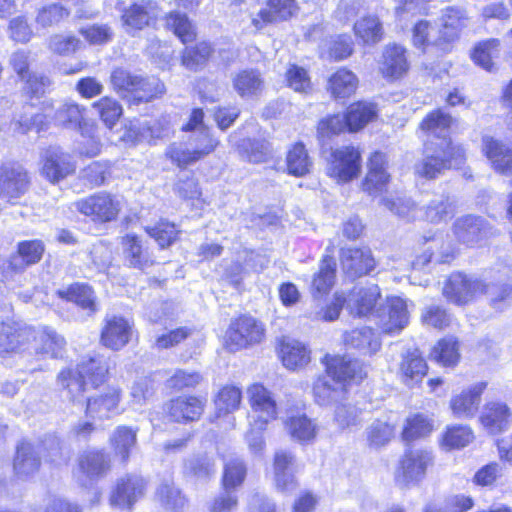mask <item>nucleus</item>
Returning <instances> with one entry per match:
<instances>
[{
  "label": "nucleus",
  "mask_w": 512,
  "mask_h": 512,
  "mask_svg": "<svg viewBox=\"0 0 512 512\" xmlns=\"http://www.w3.org/2000/svg\"><path fill=\"white\" fill-rule=\"evenodd\" d=\"M108 361L103 356L83 358L77 369H64L58 375L59 385L67 390V397L73 403L85 404V413L94 419H109L121 412L120 391L107 387L97 391L106 380Z\"/></svg>",
  "instance_id": "obj_1"
},
{
  "label": "nucleus",
  "mask_w": 512,
  "mask_h": 512,
  "mask_svg": "<svg viewBox=\"0 0 512 512\" xmlns=\"http://www.w3.org/2000/svg\"><path fill=\"white\" fill-rule=\"evenodd\" d=\"M326 374L313 384V396L321 406H328L345 399L347 382L361 380L366 373L354 360L343 356L325 357Z\"/></svg>",
  "instance_id": "obj_2"
},
{
  "label": "nucleus",
  "mask_w": 512,
  "mask_h": 512,
  "mask_svg": "<svg viewBox=\"0 0 512 512\" xmlns=\"http://www.w3.org/2000/svg\"><path fill=\"white\" fill-rule=\"evenodd\" d=\"M250 406L249 430L246 440L253 454H260L265 446L263 432L270 422L278 417V406L273 393L261 383H253L246 389Z\"/></svg>",
  "instance_id": "obj_3"
},
{
  "label": "nucleus",
  "mask_w": 512,
  "mask_h": 512,
  "mask_svg": "<svg viewBox=\"0 0 512 512\" xmlns=\"http://www.w3.org/2000/svg\"><path fill=\"white\" fill-rule=\"evenodd\" d=\"M42 110L43 113L25 111L24 115L10 123L9 129L13 133L25 134L32 128L43 130L48 121H54L58 126L78 129H81L82 124L91 122L84 118L86 108L72 100L62 102L55 111L53 103L45 101Z\"/></svg>",
  "instance_id": "obj_4"
},
{
  "label": "nucleus",
  "mask_w": 512,
  "mask_h": 512,
  "mask_svg": "<svg viewBox=\"0 0 512 512\" xmlns=\"http://www.w3.org/2000/svg\"><path fill=\"white\" fill-rule=\"evenodd\" d=\"M464 160L463 148L453 145L450 139L446 143L428 140L425 144V157L416 164L415 172L420 177L433 179L445 169L459 167Z\"/></svg>",
  "instance_id": "obj_5"
},
{
  "label": "nucleus",
  "mask_w": 512,
  "mask_h": 512,
  "mask_svg": "<svg viewBox=\"0 0 512 512\" xmlns=\"http://www.w3.org/2000/svg\"><path fill=\"white\" fill-rule=\"evenodd\" d=\"M110 81L121 97L135 103L148 102L165 92V86L158 78H141L121 68L113 70Z\"/></svg>",
  "instance_id": "obj_6"
},
{
  "label": "nucleus",
  "mask_w": 512,
  "mask_h": 512,
  "mask_svg": "<svg viewBox=\"0 0 512 512\" xmlns=\"http://www.w3.org/2000/svg\"><path fill=\"white\" fill-rule=\"evenodd\" d=\"M434 464L432 450L426 448L408 449L399 460L394 480L401 488L418 486Z\"/></svg>",
  "instance_id": "obj_7"
},
{
  "label": "nucleus",
  "mask_w": 512,
  "mask_h": 512,
  "mask_svg": "<svg viewBox=\"0 0 512 512\" xmlns=\"http://www.w3.org/2000/svg\"><path fill=\"white\" fill-rule=\"evenodd\" d=\"M218 144L209 129H202L200 132H193L187 143L171 144L166 154L179 167H186L213 152Z\"/></svg>",
  "instance_id": "obj_8"
},
{
  "label": "nucleus",
  "mask_w": 512,
  "mask_h": 512,
  "mask_svg": "<svg viewBox=\"0 0 512 512\" xmlns=\"http://www.w3.org/2000/svg\"><path fill=\"white\" fill-rule=\"evenodd\" d=\"M265 336L263 324L250 316H241L231 322L225 335V345L230 351L241 350L260 343Z\"/></svg>",
  "instance_id": "obj_9"
},
{
  "label": "nucleus",
  "mask_w": 512,
  "mask_h": 512,
  "mask_svg": "<svg viewBox=\"0 0 512 512\" xmlns=\"http://www.w3.org/2000/svg\"><path fill=\"white\" fill-rule=\"evenodd\" d=\"M361 155L352 146L332 150L328 159L327 174L338 183H347L359 175Z\"/></svg>",
  "instance_id": "obj_10"
},
{
  "label": "nucleus",
  "mask_w": 512,
  "mask_h": 512,
  "mask_svg": "<svg viewBox=\"0 0 512 512\" xmlns=\"http://www.w3.org/2000/svg\"><path fill=\"white\" fill-rule=\"evenodd\" d=\"M30 186V177L18 163H5L0 166V198L10 204H17Z\"/></svg>",
  "instance_id": "obj_11"
},
{
  "label": "nucleus",
  "mask_w": 512,
  "mask_h": 512,
  "mask_svg": "<svg viewBox=\"0 0 512 512\" xmlns=\"http://www.w3.org/2000/svg\"><path fill=\"white\" fill-rule=\"evenodd\" d=\"M375 318L384 333H400L409 322V311L406 300L398 296L387 297L385 305H381L377 308Z\"/></svg>",
  "instance_id": "obj_12"
},
{
  "label": "nucleus",
  "mask_w": 512,
  "mask_h": 512,
  "mask_svg": "<svg viewBox=\"0 0 512 512\" xmlns=\"http://www.w3.org/2000/svg\"><path fill=\"white\" fill-rule=\"evenodd\" d=\"M76 209L94 222L106 223L116 219L120 202L111 194L96 193L75 203Z\"/></svg>",
  "instance_id": "obj_13"
},
{
  "label": "nucleus",
  "mask_w": 512,
  "mask_h": 512,
  "mask_svg": "<svg viewBox=\"0 0 512 512\" xmlns=\"http://www.w3.org/2000/svg\"><path fill=\"white\" fill-rule=\"evenodd\" d=\"M75 170L73 157L59 147H50L42 154L41 174L53 184L72 175Z\"/></svg>",
  "instance_id": "obj_14"
},
{
  "label": "nucleus",
  "mask_w": 512,
  "mask_h": 512,
  "mask_svg": "<svg viewBox=\"0 0 512 512\" xmlns=\"http://www.w3.org/2000/svg\"><path fill=\"white\" fill-rule=\"evenodd\" d=\"M487 387L486 382H477L458 393H454L449 401V407L455 418H473L481 403V396Z\"/></svg>",
  "instance_id": "obj_15"
},
{
  "label": "nucleus",
  "mask_w": 512,
  "mask_h": 512,
  "mask_svg": "<svg viewBox=\"0 0 512 512\" xmlns=\"http://www.w3.org/2000/svg\"><path fill=\"white\" fill-rule=\"evenodd\" d=\"M484 287L485 283L481 280L467 277L462 273H454L446 281L443 294L453 303L464 304L482 294Z\"/></svg>",
  "instance_id": "obj_16"
},
{
  "label": "nucleus",
  "mask_w": 512,
  "mask_h": 512,
  "mask_svg": "<svg viewBox=\"0 0 512 512\" xmlns=\"http://www.w3.org/2000/svg\"><path fill=\"white\" fill-rule=\"evenodd\" d=\"M33 328L15 321L0 323V355L29 349Z\"/></svg>",
  "instance_id": "obj_17"
},
{
  "label": "nucleus",
  "mask_w": 512,
  "mask_h": 512,
  "mask_svg": "<svg viewBox=\"0 0 512 512\" xmlns=\"http://www.w3.org/2000/svg\"><path fill=\"white\" fill-rule=\"evenodd\" d=\"M133 335V324L126 318L117 315L107 316L101 332L102 344L112 350H120L126 346Z\"/></svg>",
  "instance_id": "obj_18"
},
{
  "label": "nucleus",
  "mask_w": 512,
  "mask_h": 512,
  "mask_svg": "<svg viewBox=\"0 0 512 512\" xmlns=\"http://www.w3.org/2000/svg\"><path fill=\"white\" fill-rule=\"evenodd\" d=\"M380 298V288L376 284L355 287L346 297V307L353 315L375 317Z\"/></svg>",
  "instance_id": "obj_19"
},
{
  "label": "nucleus",
  "mask_w": 512,
  "mask_h": 512,
  "mask_svg": "<svg viewBox=\"0 0 512 512\" xmlns=\"http://www.w3.org/2000/svg\"><path fill=\"white\" fill-rule=\"evenodd\" d=\"M121 251L128 267L144 270L154 264V259L145 242L135 234H126L121 239Z\"/></svg>",
  "instance_id": "obj_20"
},
{
  "label": "nucleus",
  "mask_w": 512,
  "mask_h": 512,
  "mask_svg": "<svg viewBox=\"0 0 512 512\" xmlns=\"http://www.w3.org/2000/svg\"><path fill=\"white\" fill-rule=\"evenodd\" d=\"M297 10L295 0H268L266 7L252 18V24L256 30H261L268 24L290 19Z\"/></svg>",
  "instance_id": "obj_21"
},
{
  "label": "nucleus",
  "mask_w": 512,
  "mask_h": 512,
  "mask_svg": "<svg viewBox=\"0 0 512 512\" xmlns=\"http://www.w3.org/2000/svg\"><path fill=\"white\" fill-rule=\"evenodd\" d=\"M425 244H429L422 255L413 262L415 268H422L434 258L436 263H449L455 257L456 249L451 241L445 240L442 234L424 236Z\"/></svg>",
  "instance_id": "obj_22"
},
{
  "label": "nucleus",
  "mask_w": 512,
  "mask_h": 512,
  "mask_svg": "<svg viewBox=\"0 0 512 512\" xmlns=\"http://www.w3.org/2000/svg\"><path fill=\"white\" fill-rule=\"evenodd\" d=\"M482 151L499 174L512 177V149L491 136L482 138Z\"/></svg>",
  "instance_id": "obj_23"
},
{
  "label": "nucleus",
  "mask_w": 512,
  "mask_h": 512,
  "mask_svg": "<svg viewBox=\"0 0 512 512\" xmlns=\"http://www.w3.org/2000/svg\"><path fill=\"white\" fill-rule=\"evenodd\" d=\"M482 151L499 174L512 177V149L491 136L482 138Z\"/></svg>",
  "instance_id": "obj_24"
},
{
  "label": "nucleus",
  "mask_w": 512,
  "mask_h": 512,
  "mask_svg": "<svg viewBox=\"0 0 512 512\" xmlns=\"http://www.w3.org/2000/svg\"><path fill=\"white\" fill-rule=\"evenodd\" d=\"M479 421L487 433L495 435L508 429L512 413L505 403L489 402L482 408Z\"/></svg>",
  "instance_id": "obj_25"
},
{
  "label": "nucleus",
  "mask_w": 512,
  "mask_h": 512,
  "mask_svg": "<svg viewBox=\"0 0 512 512\" xmlns=\"http://www.w3.org/2000/svg\"><path fill=\"white\" fill-rule=\"evenodd\" d=\"M341 264L349 277H361L375 267V260L369 248H347L341 252Z\"/></svg>",
  "instance_id": "obj_26"
},
{
  "label": "nucleus",
  "mask_w": 512,
  "mask_h": 512,
  "mask_svg": "<svg viewBox=\"0 0 512 512\" xmlns=\"http://www.w3.org/2000/svg\"><path fill=\"white\" fill-rule=\"evenodd\" d=\"M386 155L374 152L368 163V173L363 182V189L371 196L381 194L389 182V174L386 171Z\"/></svg>",
  "instance_id": "obj_27"
},
{
  "label": "nucleus",
  "mask_w": 512,
  "mask_h": 512,
  "mask_svg": "<svg viewBox=\"0 0 512 512\" xmlns=\"http://www.w3.org/2000/svg\"><path fill=\"white\" fill-rule=\"evenodd\" d=\"M64 346V338L55 330L49 327L37 330L33 328L29 349L31 348L36 354L56 358L61 354Z\"/></svg>",
  "instance_id": "obj_28"
},
{
  "label": "nucleus",
  "mask_w": 512,
  "mask_h": 512,
  "mask_svg": "<svg viewBox=\"0 0 512 512\" xmlns=\"http://www.w3.org/2000/svg\"><path fill=\"white\" fill-rule=\"evenodd\" d=\"M157 5L153 2L134 3L122 11L123 26L128 33L141 30L157 18Z\"/></svg>",
  "instance_id": "obj_29"
},
{
  "label": "nucleus",
  "mask_w": 512,
  "mask_h": 512,
  "mask_svg": "<svg viewBox=\"0 0 512 512\" xmlns=\"http://www.w3.org/2000/svg\"><path fill=\"white\" fill-rule=\"evenodd\" d=\"M145 482L138 476H127L121 478L113 491L111 505L120 508L131 507L140 497L143 496Z\"/></svg>",
  "instance_id": "obj_30"
},
{
  "label": "nucleus",
  "mask_w": 512,
  "mask_h": 512,
  "mask_svg": "<svg viewBox=\"0 0 512 512\" xmlns=\"http://www.w3.org/2000/svg\"><path fill=\"white\" fill-rule=\"evenodd\" d=\"M497 278V283L486 284L482 294H486L492 307L496 310L504 309L512 296V266H505Z\"/></svg>",
  "instance_id": "obj_31"
},
{
  "label": "nucleus",
  "mask_w": 512,
  "mask_h": 512,
  "mask_svg": "<svg viewBox=\"0 0 512 512\" xmlns=\"http://www.w3.org/2000/svg\"><path fill=\"white\" fill-rule=\"evenodd\" d=\"M408 69L409 63L405 48L397 44L387 45L380 62V71L383 76L398 79L405 75Z\"/></svg>",
  "instance_id": "obj_32"
},
{
  "label": "nucleus",
  "mask_w": 512,
  "mask_h": 512,
  "mask_svg": "<svg viewBox=\"0 0 512 512\" xmlns=\"http://www.w3.org/2000/svg\"><path fill=\"white\" fill-rule=\"evenodd\" d=\"M427 364L418 349L407 350L401 356L399 375L402 382L413 387L421 382L427 373Z\"/></svg>",
  "instance_id": "obj_33"
},
{
  "label": "nucleus",
  "mask_w": 512,
  "mask_h": 512,
  "mask_svg": "<svg viewBox=\"0 0 512 512\" xmlns=\"http://www.w3.org/2000/svg\"><path fill=\"white\" fill-rule=\"evenodd\" d=\"M488 233L484 221L479 217L464 216L454 224V235L459 242L467 246L479 244L488 236Z\"/></svg>",
  "instance_id": "obj_34"
},
{
  "label": "nucleus",
  "mask_w": 512,
  "mask_h": 512,
  "mask_svg": "<svg viewBox=\"0 0 512 512\" xmlns=\"http://www.w3.org/2000/svg\"><path fill=\"white\" fill-rule=\"evenodd\" d=\"M279 354L283 365L289 370L303 368L310 362V351L305 344L294 338L281 339Z\"/></svg>",
  "instance_id": "obj_35"
},
{
  "label": "nucleus",
  "mask_w": 512,
  "mask_h": 512,
  "mask_svg": "<svg viewBox=\"0 0 512 512\" xmlns=\"http://www.w3.org/2000/svg\"><path fill=\"white\" fill-rule=\"evenodd\" d=\"M294 456L284 450H279L274 456V482L279 491L288 492L296 487L293 475Z\"/></svg>",
  "instance_id": "obj_36"
},
{
  "label": "nucleus",
  "mask_w": 512,
  "mask_h": 512,
  "mask_svg": "<svg viewBox=\"0 0 512 512\" xmlns=\"http://www.w3.org/2000/svg\"><path fill=\"white\" fill-rule=\"evenodd\" d=\"M474 432L468 425L452 424L445 427L438 439L439 447L446 451L460 450L474 441Z\"/></svg>",
  "instance_id": "obj_37"
},
{
  "label": "nucleus",
  "mask_w": 512,
  "mask_h": 512,
  "mask_svg": "<svg viewBox=\"0 0 512 512\" xmlns=\"http://www.w3.org/2000/svg\"><path fill=\"white\" fill-rule=\"evenodd\" d=\"M413 44L423 51L436 47L442 51L447 49L440 28L427 20L418 21L412 30Z\"/></svg>",
  "instance_id": "obj_38"
},
{
  "label": "nucleus",
  "mask_w": 512,
  "mask_h": 512,
  "mask_svg": "<svg viewBox=\"0 0 512 512\" xmlns=\"http://www.w3.org/2000/svg\"><path fill=\"white\" fill-rule=\"evenodd\" d=\"M468 21L469 18L463 9L447 7L443 10L438 27L446 46L458 38L461 30L467 26Z\"/></svg>",
  "instance_id": "obj_39"
},
{
  "label": "nucleus",
  "mask_w": 512,
  "mask_h": 512,
  "mask_svg": "<svg viewBox=\"0 0 512 512\" xmlns=\"http://www.w3.org/2000/svg\"><path fill=\"white\" fill-rule=\"evenodd\" d=\"M452 117L441 109L430 112L420 123V130L428 138H436L438 143H446L449 136V129L452 124Z\"/></svg>",
  "instance_id": "obj_40"
},
{
  "label": "nucleus",
  "mask_w": 512,
  "mask_h": 512,
  "mask_svg": "<svg viewBox=\"0 0 512 512\" xmlns=\"http://www.w3.org/2000/svg\"><path fill=\"white\" fill-rule=\"evenodd\" d=\"M344 344L347 348L356 349L364 355H372L381 347L378 336L368 327L354 329L345 333Z\"/></svg>",
  "instance_id": "obj_41"
},
{
  "label": "nucleus",
  "mask_w": 512,
  "mask_h": 512,
  "mask_svg": "<svg viewBox=\"0 0 512 512\" xmlns=\"http://www.w3.org/2000/svg\"><path fill=\"white\" fill-rule=\"evenodd\" d=\"M204 409V402L197 397H178L171 400L168 412L174 421H194Z\"/></svg>",
  "instance_id": "obj_42"
},
{
  "label": "nucleus",
  "mask_w": 512,
  "mask_h": 512,
  "mask_svg": "<svg viewBox=\"0 0 512 512\" xmlns=\"http://www.w3.org/2000/svg\"><path fill=\"white\" fill-rule=\"evenodd\" d=\"M235 91L242 98L256 97L264 89V80L259 71L245 69L238 72L232 79Z\"/></svg>",
  "instance_id": "obj_43"
},
{
  "label": "nucleus",
  "mask_w": 512,
  "mask_h": 512,
  "mask_svg": "<svg viewBox=\"0 0 512 512\" xmlns=\"http://www.w3.org/2000/svg\"><path fill=\"white\" fill-rule=\"evenodd\" d=\"M285 428L292 439L301 443L313 441L318 432L314 420L308 418L305 414H296L287 418Z\"/></svg>",
  "instance_id": "obj_44"
},
{
  "label": "nucleus",
  "mask_w": 512,
  "mask_h": 512,
  "mask_svg": "<svg viewBox=\"0 0 512 512\" xmlns=\"http://www.w3.org/2000/svg\"><path fill=\"white\" fill-rule=\"evenodd\" d=\"M109 467L108 456L100 451H86L79 458V472L89 480L104 475Z\"/></svg>",
  "instance_id": "obj_45"
},
{
  "label": "nucleus",
  "mask_w": 512,
  "mask_h": 512,
  "mask_svg": "<svg viewBox=\"0 0 512 512\" xmlns=\"http://www.w3.org/2000/svg\"><path fill=\"white\" fill-rule=\"evenodd\" d=\"M358 87V78L350 70L339 69L328 81V89L336 99H345L355 93Z\"/></svg>",
  "instance_id": "obj_46"
},
{
  "label": "nucleus",
  "mask_w": 512,
  "mask_h": 512,
  "mask_svg": "<svg viewBox=\"0 0 512 512\" xmlns=\"http://www.w3.org/2000/svg\"><path fill=\"white\" fill-rule=\"evenodd\" d=\"M58 295L60 298L74 302L82 309L88 310L89 313H94L97 310L94 291L87 284H72L66 289L59 290Z\"/></svg>",
  "instance_id": "obj_47"
},
{
  "label": "nucleus",
  "mask_w": 512,
  "mask_h": 512,
  "mask_svg": "<svg viewBox=\"0 0 512 512\" xmlns=\"http://www.w3.org/2000/svg\"><path fill=\"white\" fill-rule=\"evenodd\" d=\"M80 140L77 142L76 151L80 156L96 157L102 149V142L98 134V127L92 121L81 125Z\"/></svg>",
  "instance_id": "obj_48"
},
{
  "label": "nucleus",
  "mask_w": 512,
  "mask_h": 512,
  "mask_svg": "<svg viewBox=\"0 0 512 512\" xmlns=\"http://www.w3.org/2000/svg\"><path fill=\"white\" fill-rule=\"evenodd\" d=\"M353 30L355 36L364 44H376L381 41L383 36L382 23L375 15L364 16L357 20Z\"/></svg>",
  "instance_id": "obj_49"
},
{
  "label": "nucleus",
  "mask_w": 512,
  "mask_h": 512,
  "mask_svg": "<svg viewBox=\"0 0 512 512\" xmlns=\"http://www.w3.org/2000/svg\"><path fill=\"white\" fill-rule=\"evenodd\" d=\"M377 115L374 104L367 102H357L349 106L346 113V124L350 132H356L362 129L366 124L372 121Z\"/></svg>",
  "instance_id": "obj_50"
},
{
  "label": "nucleus",
  "mask_w": 512,
  "mask_h": 512,
  "mask_svg": "<svg viewBox=\"0 0 512 512\" xmlns=\"http://www.w3.org/2000/svg\"><path fill=\"white\" fill-rule=\"evenodd\" d=\"M39 465L40 461L33 446L27 442L19 444L14 460L15 473L21 478L28 477L38 470Z\"/></svg>",
  "instance_id": "obj_51"
},
{
  "label": "nucleus",
  "mask_w": 512,
  "mask_h": 512,
  "mask_svg": "<svg viewBox=\"0 0 512 512\" xmlns=\"http://www.w3.org/2000/svg\"><path fill=\"white\" fill-rule=\"evenodd\" d=\"M44 245L40 240L23 241L18 244L17 255L11 259V265L15 269H23L25 266L35 264L42 258Z\"/></svg>",
  "instance_id": "obj_52"
},
{
  "label": "nucleus",
  "mask_w": 512,
  "mask_h": 512,
  "mask_svg": "<svg viewBox=\"0 0 512 512\" xmlns=\"http://www.w3.org/2000/svg\"><path fill=\"white\" fill-rule=\"evenodd\" d=\"M114 452L123 462L129 459L130 451L137 443V430L128 426L117 427L110 437Z\"/></svg>",
  "instance_id": "obj_53"
},
{
  "label": "nucleus",
  "mask_w": 512,
  "mask_h": 512,
  "mask_svg": "<svg viewBox=\"0 0 512 512\" xmlns=\"http://www.w3.org/2000/svg\"><path fill=\"white\" fill-rule=\"evenodd\" d=\"M431 357L445 367L455 366L460 359L459 344L453 337L443 338L433 347Z\"/></svg>",
  "instance_id": "obj_54"
},
{
  "label": "nucleus",
  "mask_w": 512,
  "mask_h": 512,
  "mask_svg": "<svg viewBox=\"0 0 512 512\" xmlns=\"http://www.w3.org/2000/svg\"><path fill=\"white\" fill-rule=\"evenodd\" d=\"M336 271V262L332 257L326 256L321 261L319 272L314 276L312 291L315 295L326 294L331 289Z\"/></svg>",
  "instance_id": "obj_55"
},
{
  "label": "nucleus",
  "mask_w": 512,
  "mask_h": 512,
  "mask_svg": "<svg viewBox=\"0 0 512 512\" xmlns=\"http://www.w3.org/2000/svg\"><path fill=\"white\" fill-rule=\"evenodd\" d=\"M156 497L166 509L173 512L181 511L187 502L181 491L170 481L161 483L157 489Z\"/></svg>",
  "instance_id": "obj_56"
},
{
  "label": "nucleus",
  "mask_w": 512,
  "mask_h": 512,
  "mask_svg": "<svg viewBox=\"0 0 512 512\" xmlns=\"http://www.w3.org/2000/svg\"><path fill=\"white\" fill-rule=\"evenodd\" d=\"M499 40L489 39L477 44L472 53V59L478 66L487 71H492L494 68L493 59L499 53Z\"/></svg>",
  "instance_id": "obj_57"
},
{
  "label": "nucleus",
  "mask_w": 512,
  "mask_h": 512,
  "mask_svg": "<svg viewBox=\"0 0 512 512\" xmlns=\"http://www.w3.org/2000/svg\"><path fill=\"white\" fill-rule=\"evenodd\" d=\"M453 214L452 204L444 195L435 196L425 206L424 218L431 223H441Z\"/></svg>",
  "instance_id": "obj_58"
},
{
  "label": "nucleus",
  "mask_w": 512,
  "mask_h": 512,
  "mask_svg": "<svg viewBox=\"0 0 512 512\" xmlns=\"http://www.w3.org/2000/svg\"><path fill=\"white\" fill-rule=\"evenodd\" d=\"M92 107L98 112L100 119L109 129L115 126L123 113L122 106L115 99L107 96L94 102Z\"/></svg>",
  "instance_id": "obj_59"
},
{
  "label": "nucleus",
  "mask_w": 512,
  "mask_h": 512,
  "mask_svg": "<svg viewBox=\"0 0 512 512\" xmlns=\"http://www.w3.org/2000/svg\"><path fill=\"white\" fill-rule=\"evenodd\" d=\"M166 26L168 29L172 30L184 44L195 40L196 32L194 26L185 14L179 12L170 13L166 18Z\"/></svg>",
  "instance_id": "obj_60"
},
{
  "label": "nucleus",
  "mask_w": 512,
  "mask_h": 512,
  "mask_svg": "<svg viewBox=\"0 0 512 512\" xmlns=\"http://www.w3.org/2000/svg\"><path fill=\"white\" fill-rule=\"evenodd\" d=\"M433 430V421L423 414H415L406 420L402 437L405 441L429 435Z\"/></svg>",
  "instance_id": "obj_61"
},
{
  "label": "nucleus",
  "mask_w": 512,
  "mask_h": 512,
  "mask_svg": "<svg viewBox=\"0 0 512 512\" xmlns=\"http://www.w3.org/2000/svg\"><path fill=\"white\" fill-rule=\"evenodd\" d=\"M311 161L303 144L297 143L287 155L288 172L294 176H303L310 171Z\"/></svg>",
  "instance_id": "obj_62"
},
{
  "label": "nucleus",
  "mask_w": 512,
  "mask_h": 512,
  "mask_svg": "<svg viewBox=\"0 0 512 512\" xmlns=\"http://www.w3.org/2000/svg\"><path fill=\"white\" fill-rule=\"evenodd\" d=\"M242 392L236 386H225L217 394L215 406L218 416L237 410L241 404Z\"/></svg>",
  "instance_id": "obj_63"
},
{
  "label": "nucleus",
  "mask_w": 512,
  "mask_h": 512,
  "mask_svg": "<svg viewBox=\"0 0 512 512\" xmlns=\"http://www.w3.org/2000/svg\"><path fill=\"white\" fill-rule=\"evenodd\" d=\"M394 435V428L384 421L376 420L366 429V438L370 447L386 445Z\"/></svg>",
  "instance_id": "obj_64"
}]
</instances>
